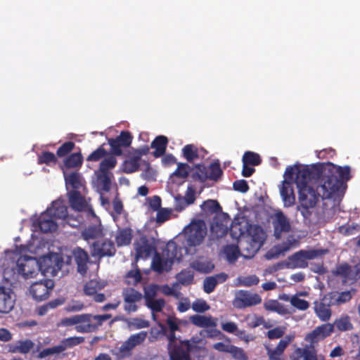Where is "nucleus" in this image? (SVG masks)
<instances>
[{
	"label": "nucleus",
	"instance_id": "62",
	"mask_svg": "<svg viewBox=\"0 0 360 360\" xmlns=\"http://www.w3.org/2000/svg\"><path fill=\"white\" fill-rule=\"evenodd\" d=\"M218 283L216 277H207L204 280L203 282V289L206 293H211L215 289Z\"/></svg>",
	"mask_w": 360,
	"mask_h": 360
},
{
	"label": "nucleus",
	"instance_id": "48",
	"mask_svg": "<svg viewBox=\"0 0 360 360\" xmlns=\"http://www.w3.org/2000/svg\"><path fill=\"white\" fill-rule=\"evenodd\" d=\"M226 259L229 263H234L240 256V250L236 245H227L224 249Z\"/></svg>",
	"mask_w": 360,
	"mask_h": 360
},
{
	"label": "nucleus",
	"instance_id": "15",
	"mask_svg": "<svg viewBox=\"0 0 360 360\" xmlns=\"http://www.w3.org/2000/svg\"><path fill=\"white\" fill-rule=\"evenodd\" d=\"M122 297L124 300V309L131 314L138 310L136 303L143 298L142 294L134 288H125L122 291Z\"/></svg>",
	"mask_w": 360,
	"mask_h": 360
},
{
	"label": "nucleus",
	"instance_id": "41",
	"mask_svg": "<svg viewBox=\"0 0 360 360\" xmlns=\"http://www.w3.org/2000/svg\"><path fill=\"white\" fill-rule=\"evenodd\" d=\"M333 328H336L339 331L350 330L353 328L352 323L350 321V317L347 315L340 316L334 322Z\"/></svg>",
	"mask_w": 360,
	"mask_h": 360
},
{
	"label": "nucleus",
	"instance_id": "10",
	"mask_svg": "<svg viewBox=\"0 0 360 360\" xmlns=\"http://www.w3.org/2000/svg\"><path fill=\"white\" fill-rule=\"evenodd\" d=\"M39 271L38 261L34 257L22 256L17 261V271L25 278L36 276Z\"/></svg>",
	"mask_w": 360,
	"mask_h": 360
},
{
	"label": "nucleus",
	"instance_id": "49",
	"mask_svg": "<svg viewBox=\"0 0 360 360\" xmlns=\"http://www.w3.org/2000/svg\"><path fill=\"white\" fill-rule=\"evenodd\" d=\"M352 274V267L347 263L340 264L336 267L335 274L342 277L345 280H348L351 278Z\"/></svg>",
	"mask_w": 360,
	"mask_h": 360
},
{
	"label": "nucleus",
	"instance_id": "37",
	"mask_svg": "<svg viewBox=\"0 0 360 360\" xmlns=\"http://www.w3.org/2000/svg\"><path fill=\"white\" fill-rule=\"evenodd\" d=\"M65 183L67 186H70L72 188V191H78L82 186V180L80 174L77 172H73L70 174H67L63 172Z\"/></svg>",
	"mask_w": 360,
	"mask_h": 360
},
{
	"label": "nucleus",
	"instance_id": "8",
	"mask_svg": "<svg viewBox=\"0 0 360 360\" xmlns=\"http://www.w3.org/2000/svg\"><path fill=\"white\" fill-rule=\"evenodd\" d=\"M168 339V353L170 360H191L189 354L191 344L189 341H182L179 345H173L176 342L175 332H170Z\"/></svg>",
	"mask_w": 360,
	"mask_h": 360
},
{
	"label": "nucleus",
	"instance_id": "11",
	"mask_svg": "<svg viewBox=\"0 0 360 360\" xmlns=\"http://www.w3.org/2000/svg\"><path fill=\"white\" fill-rule=\"evenodd\" d=\"M53 287L54 282L52 279H44L32 283L30 292L36 301L40 302L49 298Z\"/></svg>",
	"mask_w": 360,
	"mask_h": 360
},
{
	"label": "nucleus",
	"instance_id": "13",
	"mask_svg": "<svg viewBox=\"0 0 360 360\" xmlns=\"http://www.w3.org/2000/svg\"><path fill=\"white\" fill-rule=\"evenodd\" d=\"M230 223L229 216L226 213L216 215L210 226L212 235L216 238H221L225 236L229 231Z\"/></svg>",
	"mask_w": 360,
	"mask_h": 360
},
{
	"label": "nucleus",
	"instance_id": "28",
	"mask_svg": "<svg viewBox=\"0 0 360 360\" xmlns=\"http://www.w3.org/2000/svg\"><path fill=\"white\" fill-rule=\"evenodd\" d=\"M34 346V342L30 340H18L8 345V352L26 354L33 349Z\"/></svg>",
	"mask_w": 360,
	"mask_h": 360
},
{
	"label": "nucleus",
	"instance_id": "1",
	"mask_svg": "<svg viewBox=\"0 0 360 360\" xmlns=\"http://www.w3.org/2000/svg\"><path fill=\"white\" fill-rule=\"evenodd\" d=\"M320 174L321 172L311 165L299 169L295 176V183L298 189L299 200L297 210L304 219L311 220L320 197L323 200L331 198L323 195L326 189H322L323 181Z\"/></svg>",
	"mask_w": 360,
	"mask_h": 360
},
{
	"label": "nucleus",
	"instance_id": "27",
	"mask_svg": "<svg viewBox=\"0 0 360 360\" xmlns=\"http://www.w3.org/2000/svg\"><path fill=\"white\" fill-rule=\"evenodd\" d=\"M55 219H65L68 217V207L63 200H56L46 210Z\"/></svg>",
	"mask_w": 360,
	"mask_h": 360
},
{
	"label": "nucleus",
	"instance_id": "53",
	"mask_svg": "<svg viewBox=\"0 0 360 360\" xmlns=\"http://www.w3.org/2000/svg\"><path fill=\"white\" fill-rule=\"evenodd\" d=\"M229 230L233 238H238L244 233L241 224L236 220L229 223Z\"/></svg>",
	"mask_w": 360,
	"mask_h": 360
},
{
	"label": "nucleus",
	"instance_id": "46",
	"mask_svg": "<svg viewBox=\"0 0 360 360\" xmlns=\"http://www.w3.org/2000/svg\"><path fill=\"white\" fill-rule=\"evenodd\" d=\"M242 161L243 165L247 164L252 166H257L261 164L262 159L258 153L252 151H246L243 154Z\"/></svg>",
	"mask_w": 360,
	"mask_h": 360
},
{
	"label": "nucleus",
	"instance_id": "57",
	"mask_svg": "<svg viewBox=\"0 0 360 360\" xmlns=\"http://www.w3.org/2000/svg\"><path fill=\"white\" fill-rule=\"evenodd\" d=\"M147 338V332L146 331H141L138 333L133 334L129 336L128 338L131 342L134 347H136L138 345L142 344Z\"/></svg>",
	"mask_w": 360,
	"mask_h": 360
},
{
	"label": "nucleus",
	"instance_id": "43",
	"mask_svg": "<svg viewBox=\"0 0 360 360\" xmlns=\"http://www.w3.org/2000/svg\"><path fill=\"white\" fill-rule=\"evenodd\" d=\"M165 305V301L162 298L155 299L151 300L150 298L147 299V305L153 312V319H156L155 313L161 312Z\"/></svg>",
	"mask_w": 360,
	"mask_h": 360
},
{
	"label": "nucleus",
	"instance_id": "50",
	"mask_svg": "<svg viewBox=\"0 0 360 360\" xmlns=\"http://www.w3.org/2000/svg\"><path fill=\"white\" fill-rule=\"evenodd\" d=\"M264 307L266 311H276L283 314V305L276 300H269L264 303Z\"/></svg>",
	"mask_w": 360,
	"mask_h": 360
},
{
	"label": "nucleus",
	"instance_id": "4",
	"mask_svg": "<svg viewBox=\"0 0 360 360\" xmlns=\"http://www.w3.org/2000/svg\"><path fill=\"white\" fill-rule=\"evenodd\" d=\"M207 229L205 222L203 220L192 221L186 226L183 231L184 237V250L186 254H193L191 252V248L200 245L207 235Z\"/></svg>",
	"mask_w": 360,
	"mask_h": 360
},
{
	"label": "nucleus",
	"instance_id": "63",
	"mask_svg": "<svg viewBox=\"0 0 360 360\" xmlns=\"http://www.w3.org/2000/svg\"><path fill=\"white\" fill-rule=\"evenodd\" d=\"M229 354L237 360H248V356L242 348L238 347L235 345H231L230 347Z\"/></svg>",
	"mask_w": 360,
	"mask_h": 360
},
{
	"label": "nucleus",
	"instance_id": "22",
	"mask_svg": "<svg viewBox=\"0 0 360 360\" xmlns=\"http://www.w3.org/2000/svg\"><path fill=\"white\" fill-rule=\"evenodd\" d=\"M39 269L42 274H52L57 269H60L59 266L60 262L58 257L44 256L38 260Z\"/></svg>",
	"mask_w": 360,
	"mask_h": 360
},
{
	"label": "nucleus",
	"instance_id": "24",
	"mask_svg": "<svg viewBox=\"0 0 360 360\" xmlns=\"http://www.w3.org/2000/svg\"><path fill=\"white\" fill-rule=\"evenodd\" d=\"M280 193L285 207H290L295 204V196L290 181H282Z\"/></svg>",
	"mask_w": 360,
	"mask_h": 360
},
{
	"label": "nucleus",
	"instance_id": "40",
	"mask_svg": "<svg viewBox=\"0 0 360 360\" xmlns=\"http://www.w3.org/2000/svg\"><path fill=\"white\" fill-rule=\"evenodd\" d=\"M96 176L98 188L105 192H109L111 188V180L109 173L96 172Z\"/></svg>",
	"mask_w": 360,
	"mask_h": 360
},
{
	"label": "nucleus",
	"instance_id": "12",
	"mask_svg": "<svg viewBox=\"0 0 360 360\" xmlns=\"http://www.w3.org/2000/svg\"><path fill=\"white\" fill-rule=\"evenodd\" d=\"M91 254L93 257L101 259L105 257H112L116 253L115 243L110 239L94 241L91 246Z\"/></svg>",
	"mask_w": 360,
	"mask_h": 360
},
{
	"label": "nucleus",
	"instance_id": "19",
	"mask_svg": "<svg viewBox=\"0 0 360 360\" xmlns=\"http://www.w3.org/2000/svg\"><path fill=\"white\" fill-rule=\"evenodd\" d=\"M68 200L71 207L77 211H87L89 213L94 215V210L88 205L84 196L79 191H71L68 193Z\"/></svg>",
	"mask_w": 360,
	"mask_h": 360
},
{
	"label": "nucleus",
	"instance_id": "55",
	"mask_svg": "<svg viewBox=\"0 0 360 360\" xmlns=\"http://www.w3.org/2000/svg\"><path fill=\"white\" fill-rule=\"evenodd\" d=\"M75 143L73 141H66L63 143L56 151V155L63 158L68 155L75 148Z\"/></svg>",
	"mask_w": 360,
	"mask_h": 360
},
{
	"label": "nucleus",
	"instance_id": "14",
	"mask_svg": "<svg viewBox=\"0 0 360 360\" xmlns=\"http://www.w3.org/2000/svg\"><path fill=\"white\" fill-rule=\"evenodd\" d=\"M274 236L280 239L283 233H287L291 230L290 219L281 210L277 211L273 217Z\"/></svg>",
	"mask_w": 360,
	"mask_h": 360
},
{
	"label": "nucleus",
	"instance_id": "32",
	"mask_svg": "<svg viewBox=\"0 0 360 360\" xmlns=\"http://www.w3.org/2000/svg\"><path fill=\"white\" fill-rule=\"evenodd\" d=\"M168 139L165 136H157L151 143V148H155L153 155L155 158L162 156L167 148Z\"/></svg>",
	"mask_w": 360,
	"mask_h": 360
},
{
	"label": "nucleus",
	"instance_id": "30",
	"mask_svg": "<svg viewBox=\"0 0 360 360\" xmlns=\"http://www.w3.org/2000/svg\"><path fill=\"white\" fill-rule=\"evenodd\" d=\"M292 360H318L314 349L308 347L297 348L290 356Z\"/></svg>",
	"mask_w": 360,
	"mask_h": 360
},
{
	"label": "nucleus",
	"instance_id": "6",
	"mask_svg": "<svg viewBox=\"0 0 360 360\" xmlns=\"http://www.w3.org/2000/svg\"><path fill=\"white\" fill-rule=\"evenodd\" d=\"M328 252L327 249L300 250L288 257L285 266L288 269H305L308 260L320 257Z\"/></svg>",
	"mask_w": 360,
	"mask_h": 360
},
{
	"label": "nucleus",
	"instance_id": "64",
	"mask_svg": "<svg viewBox=\"0 0 360 360\" xmlns=\"http://www.w3.org/2000/svg\"><path fill=\"white\" fill-rule=\"evenodd\" d=\"M84 340L83 337H70L63 340L61 342L65 347V349H66L82 343Z\"/></svg>",
	"mask_w": 360,
	"mask_h": 360
},
{
	"label": "nucleus",
	"instance_id": "3",
	"mask_svg": "<svg viewBox=\"0 0 360 360\" xmlns=\"http://www.w3.org/2000/svg\"><path fill=\"white\" fill-rule=\"evenodd\" d=\"M182 248L176 243L169 241L162 250V255L155 252L152 261V269L155 272L162 274L169 271L175 260L180 261L182 258Z\"/></svg>",
	"mask_w": 360,
	"mask_h": 360
},
{
	"label": "nucleus",
	"instance_id": "5",
	"mask_svg": "<svg viewBox=\"0 0 360 360\" xmlns=\"http://www.w3.org/2000/svg\"><path fill=\"white\" fill-rule=\"evenodd\" d=\"M249 240L243 243L240 241L243 251L246 252L245 257L251 258L259 250L266 240V233L259 225L250 226L248 230Z\"/></svg>",
	"mask_w": 360,
	"mask_h": 360
},
{
	"label": "nucleus",
	"instance_id": "23",
	"mask_svg": "<svg viewBox=\"0 0 360 360\" xmlns=\"http://www.w3.org/2000/svg\"><path fill=\"white\" fill-rule=\"evenodd\" d=\"M298 244V240L295 239L292 236H288L287 240L275 247V252L269 251L266 257L267 259H271L273 258L278 257L281 254L289 251L292 247L296 246Z\"/></svg>",
	"mask_w": 360,
	"mask_h": 360
},
{
	"label": "nucleus",
	"instance_id": "25",
	"mask_svg": "<svg viewBox=\"0 0 360 360\" xmlns=\"http://www.w3.org/2000/svg\"><path fill=\"white\" fill-rule=\"evenodd\" d=\"M356 292V289L352 288L349 290L340 292L338 291H333L328 292L327 294L329 295V297L333 303L334 306H339L349 302L352 300L353 295H355Z\"/></svg>",
	"mask_w": 360,
	"mask_h": 360
},
{
	"label": "nucleus",
	"instance_id": "51",
	"mask_svg": "<svg viewBox=\"0 0 360 360\" xmlns=\"http://www.w3.org/2000/svg\"><path fill=\"white\" fill-rule=\"evenodd\" d=\"M57 158L53 153L50 151H43L38 157L39 164H46L47 165L51 163L56 164Z\"/></svg>",
	"mask_w": 360,
	"mask_h": 360
},
{
	"label": "nucleus",
	"instance_id": "54",
	"mask_svg": "<svg viewBox=\"0 0 360 360\" xmlns=\"http://www.w3.org/2000/svg\"><path fill=\"white\" fill-rule=\"evenodd\" d=\"M108 152L103 148V145L98 147L93 151L87 158L86 160L89 162H97L107 156Z\"/></svg>",
	"mask_w": 360,
	"mask_h": 360
},
{
	"label": "nucleus",
	"instance_id": "36",
	"mask_svg": "<svg viewBox=\"0 0 360 360\" xmlns=\"http://www.w3.org/2000/svg\"><path fill=\"white\" fill-rule=\"evenodd\" d=\"M83 163V156L80 152L74 153L66 157L63 160L66 169L79 168Z\"/></svg>",
	"mask_w": 360,
	"mask_h": 360
},
{
	"label": "nucleus",
	"instance_id": "20",
	"mask_svg": "<svg viewBox=\"0 0 360 360\" xmlns=\"http://www.w3.org/2000/svg\"><path fill=\"white\" fill-rule=\"evenodd\" d=\"M294 338L295 336L293 335H288L279 341L276 348L271 349V347L266 346L265 347L269 360H284L283 359L284 350L288 345L293 341Z\"/></svg>",
	"mask_w": 360,
	"mask_h": 360
},
{
	"label": "nucleus",
	"instance_id": "47",
	"mask_svg": "<svg viewBox=\"0 0 360 360\" xmlns=\"http://www.w3.org/2000/svg\"><path fill=\"white\" fill-rule=\"evenodd\" d=\"M104 285H101L99 281L93 279L90 280L87 282L84 287V294L89 296H92L94 294H96L98 290L103 288Z\"/></svg>",
	"mask_w": 360,
	"mask_h": 360
},
{
	"label": "nucleus",
	"instance_id": "52",
	"mask_svg": "<svg viewBox=\"0 0 360 360\" xmlns=\"http://www.w3.org/2000/svg\"><path fill=\"white\" fill-rule=\"evenodd\" d=\"M65 350V347L63 346L61 342L60 344L58 345L44 349L42 351L39 352V357L44 358L52 354H60Z\"/></svg>",
	"mask_w": 360,
	"mask_h": 360
},
{
	"label": "nucleus",
	"instance_id": "60",
	"mask_svg": "<svg viewBox=\"0 0 360 360\" xmlns=\"http://www.w3.org/2000/svg\"><path fill=\"white\" fill-rule=\"evenodd\" d=\"M189 169L190 166L187 163L179 162L173 175L181 178H186L189 174Z\"/></svg>",
	"mask_w": 360,
	"mask_h": 360
},
{
	"label": "nucleus",
	"instance_id": "7",
	"mask_svg": "<svg viewBox=\"0 0 360 360\" xmlns=\"http://www.w3.org/2000/svg\"><path fill=\"white\" fill-rule=\"evenodd\" d=\"M111 314L92 315L91 314H79V323L75 328L79 333H92L96 331L104 321L111 318Z\"/></svg>",
	"mask_w": 360,
	"mask_h": 360
},
{
	"label": "nucleus",
	"instance_id": "35",
	"mask_svg": "<svg viewBox=\"0 0 360 360\" xmlns=\"http://www.w3.org/2000/svg\"><path fill=\"white\" fill-rule=\"evenodd\" d=\"M133 236L132 229L124 228L119 229L115 236V241L117 246H124L131 243Z\"/></svg>",
	"mask_w": 360,
	"mask_h": 360
},
{
	"label": "nucleus",
	"instance_id": "56",
	"mask_svg": "<svg viewBox=\"0 0 360 360\" xmlns=\"http://www.w3.org/2000/svg\"><path fill=\"white\" fill-rule=\"evenodd\" d=\"M290 302L292 306L299 310L304 311L309 307V303L308 301L300 299L296 295L292 296L290 298Z\"/></svg>",
	"mask_w": 360,
	"mask_h": 360
},
{
	"label": "nucleus",
	"instance_id": "17",
	"mask_svg": "<svg viewBox=\"0 0 360 360\" xmlns=\"http://www.w3.org/2000/svg\"><path fill=\"white\" fill-rule=\"evenodd\" d=\"M134 249L136 251V260L139 259H147L154 252H156V248L153 243H150L146 236H141L134 243Z\"/></svg>",
	"mask_w": 360,
	"mask_h": 360
},
{
	"label": "nucleus",
	"instance_id": "44",
	"mask_svg": "<svg viewBox=\"0 0 360 360\" xmlns=\"http://www.w3.org/2000/svg\"><path fill=\"white\" fill-rule=\"evenodd\" d=\"M316 219L315 221L317 224L324 223L329 218L330 215V210L327 207L326 202L322 203L321 207L316 209Z\"/></svg>",
	"mask_w": 360,
	"mask_h": 360
},
{
	"label": "nucleus",
	"instance_id": "29",
	"mask_svg": "<svg viewBox=\"0 0 360 360\" xmlns=\"http://www.w3.org/2000/svg\"><path fill=\"white\" fill-rule=\"evenodd\" d=\"M82 236L85 240L103 238L104 233L102 225L98 224L88 226L82 231Z\"/></svg>",
	"mask_w": 360,
	"mask_h": 360
},
{
	"label": "nucleus",
	"instance_id": "58",
	"mask_svg": "<svg viewBox=\"0 0 360 360\" xmlns=\"http://www.w3.org/2000/svg\"><path fill=\"white\" fill-rule=\"evenodd\" d=\"M202 208L205 211L217 212L221 210L219 203L215 200H207L202 204Z\"/></svg>",
	"mask_w": 360,
	"mask_h": 360
},
{
	"label": "nucleus",
	"instance_id": "2",
	"mask_svg": "<svg viewBox=\"0 0 360 360\" xmlns=\"http://www.w3.org/2000/svg\"><path fill=\"white\" fill-rule=\"evenodd\" d=\"M320 172V177L323 181L322 189H326L323 195L332 197L342 187L344 182L351 179V170L349 166L340 167L330 164L325 167L322 165H312Z\"/></svg>",
	"mask_w": 360,
	"mask_h": 360
},
{
	"label": "nucleus",
	"instance_id": "18",
	"mask_svg": "<svg viewBox=\"0 0 360 360\" xmlns=\"http://www.w3.org/2000/svg\"><path fill=\"white\" fill-rule=\"evenodd\" d=\"M314 304V311L322 321L330 319L332 314L330 307L334 306V304L328 294L324 295L319 301H315Z\"/></svg>",
	"mask_w": 360,
	"mask_h": 360
},
{
	"label": "nucleus",
	"instance_id": "31",
	"mask_svg": "<svg viewBox=\"0 0 360 360\" xmlns=\"http://www.w3.org/2000/svg\"><path fill=\"white\" fill-rule=\"evenodd\" d=\"M11 296L4 287H0V313H8L13 307Z\"/></svg>",
	"mask_w": 360,
	"mask_h": 360
},
{
	"label": "nucleus",
	"instance_id": "21",
	"mask_svg": "<svg viewBox=\"0 0 360 360\" xmlns=\"http://www.w3.org/2000/svg\"><path fill=\"white\" fill-rule=\"evenodd\" d=\"M72 257L77 264V271L84 275L88 270V263L89 262V256L86 251L80 247H76L72 251Z\"/></svg>",
	"mask_w": 360,
	"mask_h": 360
},
{
	"label": "nucleus",
	"instance_id": "59",
	"mask_svg": "<svg viewBox=\"0 0 360 360\" xmlns=\"http://www.w3.org/2000/svg\"><path fill=\"white\" fill-rule=\"evenodd\" d=\"M321 338L323 340L328 337L333 332V325L330 323H324L315 328Z\"/></svg>",
	"mask_w": 360,
	"mask_h": 360
},
{
	"label": "nucleus",
	"instance_id": "34",
	"mask_svg": "<svg viewBox=\"0 0 360 360\" xmlns=\"http://www.w3.org/2000/svg\"><path fill=\"white\" fill-rule=\"evenodd\" d=\"M191 322L200 328L215 327L217 323L212 316L195 314L190 317Z\"/></svg>",
	"mask_w": 360,
	"mask_h": 360
},
{
	"label": "nucleus",
	"instance_id": "38",
	"mask_svg": "<svg viewBox=\"0 0 360 360\" xmlns=\"http://www.w3.org/2000/svg\"><path fill=\"white\" fill-rule=\"evenodd\" d=\"M207 179L214 181H218L223 174L220 163L218 161L211 163L209 167H207Z\"/></svg>",
	"mask_w": 360,
	"mask_h": 360
},
{
	"label": "nucleus",
	"instance_id": "26",
	"mask_svg": "<svg viewBox=\"0 0 360 360\" xmlns=\"http://www.w3.org/2000/svg\"><path fill=\"white\" fill-rule=\"evenodd\" d=\"M56 219L47 212H44L38 219V225L41 232L51 233L57 230L58 224Z\"/></svg>",
	"mask_w": 360,
	"mask_h": 360
},
{
	"label": "nucleus",
	"instance_id": "9",
	"mask_svg": "<svg viewBox=\"0 0 360 360\" xmlns=\"http://www.w3.org/2000/svg\"><path fill=\"white\" fill-rule=\"evenodd\" d=\"M132 140L133 136L129 131H122L120 135L115 138L108 139V143L110 146V153L116 156L123 155V149L129 148Z\"/></svg>",
	"mask_w": 360,
	"mask_h": 360
},
{
	"label": "nucleus",
	"instance_id": "39",
	"mask_svg": "<svg viewBox=\"0 0 360 360\" xmlns=\"http://www.w3.org/2000/svg\"><path fill=\"white\" fill-rule=\"evenodd\" d=\"M207 167L204 165H196L191 173V178L193 181L204 183L207 180Z\"/></svg>",
	"mask_w": 360,
	"mask_h": 360
},
{
	"label": "nucleus",
	"instance_id": "42",
	"mask_svg": "<svg viewBox=\"0 0 360 360\" xmlns=\"http://www.w3.org/2000/svg\"><path fill=\"white\" fill-rule=\"evenodd\" d=\"M115 156L112 154L108 157L105 156L101 162L98 172L109 173L108 171L117 165V159Z\"/></svg>",
	"mask_w": 360,
	"mask_h": 360
},
{
	"label": "nucleus",
	"instance_id": "45",
	"mask_svg": "<svg viewBox=\"0 0 360 360\" xmlns=\"http://www.w3.org/2000/svg\"><path fill=\"white\" fill-rule=\"evenodd\" d=\"M183 156L191 162L199 158L198 148L193 144L186 145L182 149Z\"/></svg>",
	"mask_w": 360,
	"mask_h": 360
},
{
	"label": "nucleus",
	"instance_id": "33",
	"mask_svg": "<svg viewBox=\"0 0 360 360\" xmlns=\"http://www.w3.org/2000/svg\"><path fill=\"white\" fill-rule=\"evenodd\" d=\"M129 159L124 161L122 164V170L127 174L133 173L139 169L140 160L136 158L129 150L124 154Z\"/></svg>",
	"mask_w": 360,
	"mask_h": 360
},
{
	"label": "nucleus",
	"instance_id": "61",
	"mask_svg": "<svg viewBox=\"0 0 360 360\" xmlns=\"http://www.w3.org/2000/svg\"><path fill=\"white\" fill-rule=\"evenodd\" d=\"M126 278L129 279L127 283L129 284L136 285L141 280V274L139 269L135 270H130L126 274Z\"/></svg>",
	"mask_w": 360,
	"mask_h": 360
},
{
	"label": "nucleus",
	"instance_id": "16",
	"mask_svg": "<svg viewBox=\"0 0 360 360\" xmlns=\"http://www.w3.org/2000/svg\"><path fill=\"white\" fill-rule=\"evenodd\" d=\"M261 302L262 298L258 294H252L248 291L240 290L233 300V306L238 309H243L259 304Z\"/></svg>",
	"mask_w": 360,
	"mask_h": 360
}]
</instances>
